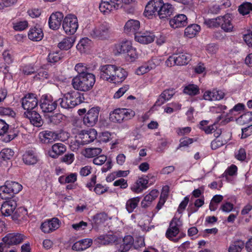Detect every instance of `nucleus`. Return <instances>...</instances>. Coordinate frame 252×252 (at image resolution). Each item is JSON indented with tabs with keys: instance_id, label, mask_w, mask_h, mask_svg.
Instances as JSON below:
<instances>
[{
	"instance_id": "obj_1",
	"label": "nucleus",
	"mask_w": 252,
	"mask_h": 252,
	"mask_svg": "<svg viewBox=\"0 0 252 252\" xmlns=\"http://www.w3.org/2000/svg\"><path fill=\"white\" fill-rule=\"evenodd\" d=\"M95 82V76L92 73H87L77 75L72 79L71 84L75 90L86 92L93 88Z\"/></svg>"
},
{
	"instance_id": "obj_2",
	"label": "nucleus",
	"mask_w": 252,
	"mask_h": 252,
	"mask_svg": "<svg viewBox=\"0 0 252 252\" xmlns=\"http://www.w3.org/2000/svg\"><path fill=\"white\" fill-rule=\"evenodd\" d=\"M26 237L23 234L18 233H8L4 237L0 243V252H7L10 246L16 245L21 243Z\"/></svg>"
},
{
	"instance_id": "obj_3",
	"label": "nucleus",
	"mask_w": 252,
	"mask_h": 252,
	"mask_svg": "<svg viewBox=\"0 0 252 252\" xmlns=\"http://www.w3.org/2000/svg\"><path fill=\"white\" fill-rule=\"evenodd\" d=\"M135 115V112L131 109L117 108L110 113L109 119L113 123H121L132 119Z\"/></svg>"
},
{
	"instance_id": "obj_4",
	"label": "nucleus",
	"mask_w": 252,
	"mask_h": 252,
	"mask_svg": "<svg viewBox=\"0 0 252 252\" xmlns=\"http://www.w3.org/2000/svg\"><path fill=\"white\" fill-rule=\"evenodd\" d=\"M62 26L67 34H74L78 28V22L76 16L73 14L67 15L63 21Z\"/></svg>"
},
{
	"instance_id": "obj_5",
	"label": "nucleus",
	"mask_w": 252,
	"mask_h": 252,
	"mask_svg": "<svg viewBox=\"0 0 252 252\" xmlns=\"http://www.w3.org/2000/svg\"><path fill=\"white\" fill-rule=\"evenodd\" d=\"M110 27L107 23H103L95 27L90 32L91 36L95 38L106 39L109 37Z\"/></svg>"
},
{
	"instance_id": "obj_6",
	"label": "nucleus",
	"mask_w": 252,
	"mask_h": 252,
	"mask_svg": "<svg viewBox=\"0 0 252 252\" xmlns=\"http://www.w3.org/2000/svg\"><path fill=\"white\" fill-rule=\"evenodd\" d=\"M120 4V0H101L99 8L101 12L107 15L113 10L118 9Z\"/></svg>"
},
{
	"instance_id": "obj_7",
	"label": "nucleus",
	"mask_w": 252,
	"mask_h": 252,
	"mask_svg": "<svg viewBox=\"0 0 252 252\" xmlns=\"http://www.w3.org/2000/svg\"><path fill=\"white\" fill-rule=\"evenodd\" d=\"M58 106L57 100H54L51 96L43 95L40 105L44 113H51L55 110Z\"/></svg>"
},
{
	"instance_id": "obj_8",
	"label": "nucleus",
	"mask_w": 252,
	"mask_h": 252,
	"mask_svg": "<svg viewBox=\"0 0 252 252\" xmlns=\"http://www.w3.org/2000/svg\"><path fill=\"white\" fill-rule=\"evenodd\" d=\"M100 109L99 107H93L85 114L83 118L84 124L88 126H93L98 121Z\"/></svg>"
},
{
	"instance_id": "obj_9",
	"label": "nucleus",
	"mask_w": 252,
	"mask_h": 252,
	"mask_svg": "<svg viewBox=\"0 0 252 252\" xmlns=\"http://www.w3.org/2000/svg\"><path fill=\"white\" fill-rule=\"evenodd\" d=\"M38 104V99L36 95L32 93L26 94L22 99V105L26 111L33 110Z\"/></svg>"
},
{
	"instance_id": "obj_10",
	"label": "nucleus",
	"mask_w": 252,
	"mask_h": 252,
	"mask_svg": "<svg viewBox=\"0 0 252 252\" xmlns=\"http://www.w3.org/2000/svg\"><path fill=\"white\" fill-rule=\"evenodd\" d=\"M162 0H151L146 5L144 14L149 19L156 14L162 6Z\"/></svg>"
},
{
	"instance_id": "obj_11",
	"label": "nucleus",
	"mask_w": 252,
	"mask_h": 252,
	"mask_svg": "<svg viewBox=\"0 0 252 252\" xmlns=\"http://www.w3.org/2000/svg\"><path fill=\"white\" fill-rule=\"evenodd\" d=\"M62 134H65L67 138L69 137V134L68 133L63 132L60 133V137H61ZM40 137L43 143H49L58 139L59 138V135L54 131L45 130L40 133Z\"/></svg>"
},
{
	"instance_id": "obj_12",
	"label": "nucleus",
	"mask_w": 252,
	"mask_h": 252,
	"mask_svg": "<svg viewBox=\"0 0 252 252\" xmlns=\"http://www.w3.org/2000/svg\"><path fill=\"white\" fill-rule=\"evenodd\" d=\"M180 220L177 218H174L170 222L169 228L166 232V236L170 239L176 237L179 232Z\"/></svg>"
},
{
	"instance_id": "obj_13",
	"label": "nucleus",
	"mask_w": 252,
	"mask_h": 252,
	"mask_svg": "<svg viewBox=\"0 0 252 252\" xmlns=\"http://www.w3.org/2000/svg\"><path fill=\"white\" fill-rule=\"evenodd\" d=\"M63 15L60 12L53 13L49 18V26L50 29L56 30L61 26L62 21H63Z\"/></svg>"
},
{
	"instance_id": "obj_14",
	"label": "nucleus",
	"mask_w": 252,
	"mask_h": 252,
	"mask_svg": "<svg viewBox=\"0 0 252 252\" xmlns=\"http://www.w3.org/2000/svg\"><path fill=\"white\" fill-rule=\"evenodd\" d=\"M155 38V34L150 31L139 32L135 35V40L143 44H147L153 42Z\"/></svg>"
},
{
	"instance_id": "obj_15",
	"label": "nucleus",
	"mask_w": 252,
	"mask_h": 252,
	"mask_svg": "<svg viewBox=\"0 0 252 252\" xmlns=\"http://www.w3.org/2000/svg\"><path fill=\"white\" fill-rule=\"evenodd\" d=\"M169 24L173 29L185 27L188 24V18L185 14H178L171 19Z\"/></svg>"
},
{
	"instance_id": "obj_16",
	"label": "nucleus",
	"mask_w": 252,
	"mask_h": 252,
	"mask_svg": "<svg viewBox=\"0 0 252 252\" xmlns=\"http://www.w3.org/2000/svg\"><path fill=\"white\" fill-rule=\"evenodd\" d=\"M59 227V220L54 218L43 222L40 226L41 229L44 233H50Z\"/></svg>"
},
{
	"instance_id": "obj_17",
	"label": "nucleus",
	"mask_w": 252,
	"mask_h": 252,
	"mask_svg": "<svg viewBox=\"0 0 252 252\" xmlns=\"http://www.w3.org/2000/svg\"><path fill=\"white\" fill-rule=\"evenodd\" d=\"M16 207V199L6 200L1 205L0 211L4 216H9L13 213Z\"/></svg>"
},
{
	"instance_id": "obj_18",
	"label": "nucleus",
	"mask_w": 252,
	"mask_h": 252,
	"mask_svg": "<svg viewBox=\"0 0 252 252\" xmlns=\"http://www.w3.org/2000/svg\"><path fill=\"white\" fill-rule=\"evenodd\" d=\"M24 115L30 120L31 124L34 126L39 127L43 124V120L40 115L34 110L30 111H26Z\"/></svg>"
},
{
	"instance_id": "obj_19",
	"label": "nucleus",
	"mask_w": 252,
	"mask_h": 252,
	"mask_svg": "<svg viewBox=\"0 0 252 252\" xmlns=\"http://www.w3.org/2000/svg\"><path fill=\"white\" fill-rule=\"evenodd\" d=\"M140 22L136 20L130 19L127 21L124 27L125 32L127 34H133L135 35L139 33Z\"/></svg>"
},
{
	"instance_id": "obj_20",
	"label": "nucleus",
	"mask_w": 252,
	"mask_h": 252,
	"mask_svg": "<svg viewBox=\"0 0 252 252\" xmlns=\"http://www.w3.org/2000/svg\"><path fill=\"white\" fill-rule=\"evenodd\" d=\"M73 108L83 102L84 98L82 95L77 91H71L65 94Z\"/></svg>"
},
{
	"instance_id": "obj_21",
	"label": "nucleus",
	"mask_w": 252,
	"mask_h": 252,
	"mask_svg": "<svg viewBox=\"0 0 252 252\" xmlns=\"http://www.w3.org/2000/svg\"><path fill=\"white\" fill-rule=\"evenodd\" d=\"M80 136L82 139V143L83 144H87L96 139L97 132L94 129H90L88 130L82 131V133L80 134Z\"/></svg>"
},
{
	"instance_id": "obj_22",
	"label": "nucleus",
	"mask_w": 252,
	"mask_h": 252,
	"mask_svg": "<svg viewBox=\"0 0 252 252\" xmlns=\"http://www.w3.org/2000/svg\"><path fill=\"white\" fill-rule=\"evenodd\" d=\"M220 26L225 32H232L234 26L230 14H227L223 16H220Z\"/></svg>"
},
{
	"instance_id": "obj_23",
	"label": "nucleus",
	"mask_w": 252,
	"mask_h": 252,
	"mask_svg": "<svg viewBox=\"0 0 252 252\" xmlns=\"http://www.w3.org/2000/svg\"><path fill=\"white\" fill-rule=\"evenodd\" d=\"M157 61L156 59H152L148 62L143 63L141 66H139L136 70V73L138 75H143L152 69L156 67L157 65Z\"/></svg>"
},
{
	"instance_id": "obj_24",
	"label": "nucleus",
	"mask_w": 252,
	"mask_h": 252,
	"mask_svg": "<svg viewBox=\"0 0 252 252\" xmlns=\"http://www.w3.org/2000/svg\"><path fill=\"white\" fill-rule=\"evenodd\" d=\"M114 64H105L100 66L99 75L101 79L109 82L113 71Z\"/></svg>"
},
{
	"instance_id": "obj_25",
	"label": "nucleus",
	"mask_w": 252,
	"mask_h": 252,
	"mask_svg": "<svg viewBox=\"0 0 252 252\" xmlns=\"http://www.w3.org/2000/svg\"><path fill=\"white\" fill-rule=\"evenodd\" d=\"M28 37L32 41H38L41 40L43 37V32L41 28L38 25L30 29Z\"/></svg>"
},
{
	"instance_id": "obj_26",
	"label": "nucleus",
	"mask_w": 252,
	"mask_h": 252,
	"mask_svg": "<svg viewBox=\"0 0 252 252\" xmlns=\"http://www.w3.org/2000/svg\"><path fill=\"white\" fill-rule=\"evenodd\" d=\"M66 151V147L62 143H56L52 147V149L49 151L50 157L56 158L63 155Z\"/></svg>"
},
{
	"instance_id": "obj_27",
	"label": "nucleus",
	"mask_w": 252,
	"mask_h": 252,
	"mask_svg": "<svg viewBox=\"0 0 252 252\" xmlns=\"http://www.w3.org/2000/svg\"><path fill=\"white\" fill-rule=\"evenodd\" d=\"M174 8L172 5L168 3H163L158 11V15L160 19L166 18L169 17L173 13Z\"/></svg>"
},
{
	"instance_id": "obj_28",
	"label": "nucleus",
	"mask_w": 252,
	"mask_h": 252,
	"mask_svg": "<svg viewBox=\"0 0 252 252\" xmlns=\"http://www.w3.org/2000/svg\"><path fill=\"white\" fill-rule=\"evenodd\" d=\"M158 195V192L156 189L152 190L148 194L146 195L141 202L142 208L146 209L149 207L152 201L154 200Z\"/></svg>"
},
{
	"instance_id": "obj_29",
	"label": "nucleus",
	"mask_w": 252,
	"mask_h": 252,
	"mask_svg": "<svg viewBox=\"0 0 252 252\" xmlns=\"http://www.w3.org/2000/svg\"><path fill=\"white\" fill-rule=\"evenodd\" d=\"M148 180L147 179L140 178L131 187V189L135 193H140L144 189H147Z\"/></svg>"
},
{
	"instance_id": "obj_30",
	"label": "nucleus",
	"mask_w": 252,
	"mask_h": 252,
	"mask_svg": "<svg viewBox=\"0 0 252 252\" xmlns=\"http://www.w3.org/2000/svg\"><path fill=\"white\" fill-rule=\"evenodd\" d=\"M131 43L130 41L125 40L115 45L114 51L116 54L126 53L131 48Z\"/></svg>"
},
{
	"instance_id": "obj_31",
	"label": "nucleus",
	"mask_w": 252,
	"mask_h": 252,
	"mask_svg": "<svg viewBox=\"0 0 252 252\" xmlns=\"http://www.w3.org/2000/svg\"><path fill=\"white\" fill-rule=\"evenodd\" d=\"M134 240L130 235H126L123 239V243L121 244L119 250L121 252H126L128 251L133 244Z\"/></svg>"
},
{
	"instance_id": "obj_32",
	"label": "nucleus",
	"mask_w": 252,
	"mask_h": 252,
	"mask_svg": "<svg viewBox=\"0 0 252 252\" xmlns=\"http://www.w3.org/2000/svg\"><path fill=\"white\" fill-rule=\"evenodd\" d=\"M141 197L139 196L134 197L128 199L126 203V209L128 213L134 212L139 204Z\"/></svg>"
},
{
	"instance_id": "obj_33",
	"label": "nucleus",
	"mask_w": 252,
	"mask_h": 252,
	"mask_svg": "<svg viewBox=\"0 0 252 252\" xmlns=\"http://www.w3.org/2000/svg\"><path fill=\"white\" fill-rule=\"evenodd\" d=\"M98 242L102 245H108L110 244L116 243L119 241L117 236L113 234H107L100 236L98 238Z\"/></svg>"
},
{
	"instance_id": "obj_34",
	"label": "nucleus",
	"mask_w": 252,
	"mask_h": 252,
	"mask_svg": "<svg viewBox=\"0 0 252 252\" xmlns=\"http://www.w3.org/2000/svg\"><path fill=\"white\" fill-rule=\"evenodd\" d=\"M200 27L197 24H191L185 30V35L189 38L194 37L200 31Z\"/></svg>"
},
{
	"instance_id": "obj_35",
	"label": "nucleus",
	"mask_w": 252,
	"mask_h": 252,
	"mask_svg": "<svg viewBox=\"0 0 252 252\" xmlns=\"http://www.w3.org/2000/svg\"><path fill=\"white\" fill-rule=\"evenodd\" d=\"M209 122V121L203 120L200 122L199 125V128L207 134L213 133L216 129V124L214 123L212 125L208 126Z\"/></svg>"
},
{
	"instance_id": "obj_36",
	"label": "nucleus",
	"mask_w": 252,
	"mask_h": 252,
	"mask_svg": "<svg viewBox=\"0 0 252 252\" xmlns=\"http://www.w3.org/2000/svg\"><path fill=\"white\" fill-rule=\"evenodd\" d=\"M75 42L73 37H67L58 43V47L61 50H67L70 49Z\"/></svg>"
},
{
	"instance_id": "obj_37",
	"label": "nucleus",
	"mask_w": 252,
	"mask_h": 252,
	"mask_svg": "<svg viewBox=\"0 0 252 252\" xmlns=\"http://www.w3.org/2000/svg\"><path fill=\"white\" fill-rule=\"evenodd\" d=\"M0 197L6 201L14 199L15 196L11 192V191L8 189L7 186L5 183L3 186L0 187Z\"/></svg>"
},
{
	"instance_id": "obj_38",
	"label": "nucleus",
	"mask_w": 252,
	"mask_h": 252,
	"mask_svg": "<svg viewBox=\"0 0 252 252\" xmlns=\"http://www.w3.org/2000/svg\"><path fill=\"white\" fill-rule=\"evenodd\" d=\"M23 160L25 164L32 165L35 164L37 162V158L33 152L28 151L23 156Z\"/></svg>"
},
{
	"instance_id": "obj_39",
	"label": "nucleus",
	"mask_w": 252,
	"mask_h": 252,
	"mask_svg": "<svg viewBox=\"0 0 252 252\" xmlns=\"http://www.w3.org/2000/svg\"><path fill=\"white\" fill-rule=\"evenodd\" d=\"M5 184L7 186L8 189L11 191L14 196L19 193L23 188L22 186L17 182L6 181Z\"/></svg>"
},
{
	"instance_id": "obj_40",
	"label": "nucleus",
	"mask_w": 252,
	"mask_h": 252,
	"mask_svg": "<svg viewBox=\"0 0 252 252\" xmlns=\"http://www.w3.org/2000/svg\"><path fill=\"white\" fill-rule=\"evenodd\" d=\"M176 60H177V65L187 64L191 60V55L186 53L176 54Z\"/></svg>"
},
{
	"instance_id": "obj_41",
	"label": "nucleus",
	"mask_w": 252,
	"mask_h": 252,
	"mask_svg": "<svg viewBox=\"0 0 252 252\" xmlns=\"http://www.w3.org/2000/svg\"><path fill=\"white\" fill-rule=\"evenodd\" d=\"M116 73L115 84L122 83L126 79L128 75L127 72L125 69L119 66L117 67Z\"/></svg>"
},
{
	"instance_id": "obj_42",
	"label": "nucleus",
	"mask_w": 252,
	"mask_h": 252,
	"mask_svg": "<svg viewBox=\"0 0 252 252\" xmlns=\"http://www.w3.org/2000/svg\"><path fill=\"white\" fill-rule=\"evenodd\" d=\"M245 243L244 241L238 240L234 241L232 243L229 248V252H240L244 248Z\"/></svg>"
},
{
	"instance_id": "obj_43",
	"label": "nucleus",
	"mask_w": 252,
	"mask_h": 252,
	"mask_svg": "<svg viewBox=\"0 0 252 252\" xmlns=\"http://www.w3.org/2000/svg\"><path fill=\"white\" fill-rule=\"evenodd\" d=\"M238 10L242 15H247L252 12V3L249 2H244L239 6Z\"/></svg>"
},
{
	"instance_id": "obj_44",
	"label": "nucleus",
	"mask_w": 252,
	"mask_h": 252,
	"mask_svg": "<svg viewBox=\"0 0 252 252\" xmlns=\"http://www.w3.org/2000/svg\"><path fill=\"white\" fill-rule=\"evenodd\" d=\"M68 98L65 94L62 98H60L57 100L58 105H59V108H61L62 109L69 110L73 108L72 105H70Z\"/></svg>"
},
{
	"instance_id": "obj_45",
	"label": "nucleus",
	"mask_w": 252,
	"mask_h": 252,
	"mask_svg": "<svg viewBox=\"0 0 252 252\" xmlns=\"http://www.w3.org/2000/svg\"><path fill=\"white\" fill-rule=\"evenodd\" d=\"M252 121V112H247L236 119L237 124L244 125Z\"/></svg>"
},
{
	"instance_id": "obj_46",
	"label": "nucleus",
	"mask_w": 252,
	"mask_h": 252,
	"mask_svg": "<svg viewBox=\"0 0 252 252\" xmlns=\"http://www.w3.org/2000/svg\"><path fill=\"white\" fill-rule=\"evenodd\" d=\"M184 93L189 95H195L199 93V88L197 85L189 84L185 87Z\"/></svg>"
},
{
	"instance_id": "obj_47",
	"label": "nucleus",
	"mask_w": 252,
	"mask_h": 252,
	"mask_svg": "<svg viewBox=\"0 0 252 252\" xmlns=\"http://www.w3.org/2000/svg\"><path fill=\"white\" fill-rule=\"evenodd\" d=\"M101 152V149L99 148H87L85 150L84 155L87 158H93L98 156Z\"/></svg>"
},
{
	"instance_id": "obj_48",
	"label": "nucleus",
	"mask_w": 252,
	"mask_h": 252,
	"mask_svg": "<svg viewBox=\"0 0 252 252\" xmlns=\"http://www.w3.org/2000/svg\"><path fill=\"white\" fill-rule=\"evenodd\" d=\"M107 219V215L104 212L98 213L94 215L93 217L94 223L99 225L103 223Z\"/></svg>"
},
{
	"instance_id": "obj_49",
	"label": "nucleus",
	"mask_w": 252,
	"mask_h": 252,
	"mask_svg": "<svg viewBox=\"0 0 252 252\" xmlns=\"http://www.w3.org/2000/svg\"><path fill=\"white\" fill-rule=\"evenodd\" d=\"M90 67L87 64L78 63L75 66V70L78 72V75L89 73L88 71L90 70Z\"/></svg>"
},
{
	"instance_id": "obj_50",
	"label": "nucleus",
	"mask_w": 252,
	"mask_h": 252,
	"mask_svg": "<svg viewBox=\"0 0 252 252\" xmlns=\"http://www.w3.org/2000/svg\"><path fill=\"white\" fill-rule=\"evenodd\" d=\"M14 155V152L10 149L5 148L0 153V158L4 160L10 159Z\"/></svg>"
},
{
	"instance_id": "obj_51",
	"label": "nucleus",
	"mask_w": 252,
	"mask_h": 252,
	"mask_svg": "<svg viewBox=\"0 0 252 252\" xmlns=\"http://www.w3.org/2000/svg\"><path fill=\"white\" fill-rule=\"evenodd\" d=\"M220 16L214 19H208L204 20V23L208 27L217 28L220 26Z\"/></svg>"
},
{
	"instance_id": "obj_52",
	"label": "nucleus",
	"mask_w": 252,
	"mask_h": 252,
	"mask_svg": "<svg viewBox=\"0 0 252 252\" xmlns=\"http://www.w3.org/2000/svg\"><path fill=\"white\" fill-rule=\"evenodd\" d=\"M13 29L17 31H23L28 26V23L26 20L17 21L13 23Z\"/></svg>"
},
{
	"instance_id": "obj_53",
	"label": "nucleus",
	"mask_w": 252,
	"mask_h": 252,
	"mask_svg": "<svg viewBox=\"0 0 252 252\" xmlns=\"http://www.w3.org/2000/svg\"><path fill=\"white\" fill-rule=\"evenodd\" d=\"M196 139L185 137L180 140V144L178 149L182 147H187L189 144L192 143L194 141H196Z\"/></svg>"
},
{
	"instance_id": "obj_54",
	"label": "nucleus",
	"mask_w": 252,
	"mask_h": 252,
	"mask_svg": "<svg viewBox=\"0 0 252 252\" xmlns=\"http://www.w3.org/2000/svg\"><path fill=\"white\" fill-rule=\"evenodd\" d=\"M74 160V155L73 153L66 154L61 158V161L67 164H70Z\"/></svg>"
},
{
	"instance_id": "obj_55",
	"label": "nucleus",
	"mask_w": 252,
	"mask_h": 252,
	"mask_svg": "<svg viewBox=\"0 0 252 252\" xmlns=\"http://www.w3.org/2000/svg\"><path fill=\"white\" fill-rule=\"evenodd\" d=\"M61 56L59 52L50 53L48 57V61L51 63H56L60 60Z\"/></svg>"
},
{
	"instance_id": "obj_56",
	"label": "nucleus",
	"mask_w": 252,
	"mask_h": 252,
	"mask_svg": "<svg viewBox=\"0 0 252 252\" xmlns=\"http://www.w3.org/2000/svg\"><path fill=\"white\" fill-rule=\"evenodd\" d=\"M0 115L14 117L15 113L9 107H0Z\"/></svg>"
},
{
	"instance_id": "obj_57",
	"label": "nucleus",
	"mask_w": 252,
	"mask_h": 252,
	"mask_svg": "<svg viewBox=\"0 0 252 252\" xmlns=\"http://www.w3.org/2000/svg\"><path fill=\"white\" fill-rule=\"evenodd\" d=\"M237 171V167L235 165L232 164L228 167L223 174V176L226 177L227 175L233 176Z\"/></svg>"
},
{
	"instance_id": "obj_58",
	"label": "nucleus",
	"mask_w": 252,
	"mask_h": 252,
	"mask_svg": "<svg viewBox=\"0 0 252 252\" xmlns=\"http://www.w3.org/2000/svg\"><path fill=\"white\" fill-rule=\"evenodd\" d=\"M107 161V157L102 155L93 159V163L97 165H101Z\"/></svg>"
},
{
	"instance_id": "obj_59",
	"label": "nucleus",
	"mask_w": 252,
	"mask_h": 252,
	"mask_svg": "<svg viewBox=\"0 0 252 252\" xmlns=\"http://www.w3.org/2000/svg\"><path fill=\"white\" fill-rule=\"evenodd\" d=\"M129 89L128 85H125L123 87L120 88L114 94V98H119Z\"/></svg>"
},
{
	"instance_id": "obj_60",
	"label": "nucleus",
	"mask_w": 252,
	"mask_h": 252,
	"mask_svg": "<svg viewBox=\"0 0 252 252\" xmlns=\"http://www.w3.org/2000/svg\"><path fill=\"white\" fill-rule=\"evenodd\" d=\"M18 134V131L16 129L10 130L8 134L4 138V141L6 142H9L15 138Z\"/></svg>"
},
{
	"instance_id": "obj_61",
	"label": "nucleus",
	"mask_w": 252,
	"mask_h": 252,
	"mask_svg": "<svg viewBox=\"0 0 252 252\" xmlns=\"http://www.w3.org/2000/svg\"><path fill=\"white\" fill-rule=\"evenodd\" d=\"M235 158L239 160L244 161L246 158V152L244 149L240 148L236 153Z\"/></svg>"
},
{
	"instance_id": "obj_62",
	"label": "nucleus",
	"mask_w": 252,
	"mask_h": 252,
	"mask_svg": "<svg viewBox=\"0 0 252 252\" xmlns=\"http://www.w3.org/2000/svg\"><path fill=\"white\" fill-rule=\"evenodd\" d=\"M189 202V197L186 196L184 200L180 203L178 207L177 211L179 214H182L183 211L186 209Z\"/></svg>"
},
{
	"instance_id": "obj_63",
	"label": "nucleus",
	"mask_w": 252,
	"mask_h": 252,
	"mask_svg": "<svg viewBox=\"0 0 252 252\" xmlns=\"http://www.w3.org/2000/svg\"><path fill=\"white\" fill-rule=\"evenodd\" d=\"M163 97L166 101L169 100L175 94V90L173 89H167L164 90L162 93Z\"/></svg>"
},
{
	"instance_id": "obj_64",
	"label": "nucleus",
	"mask_w": 252,
	"mask_h": 252,
	"mask_svg": "<svg viewBox=\"0 0 252 252\" xmlns=\"http://www.w3.org/2000/svg\"><path fill=\"white\" fill-rule=\"evenodd\" d=\"M252 134V125L242 129L241 138H245Z\"/></svg>"
}]
</instances>
